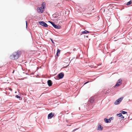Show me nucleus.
Wrapping results in <instances>:
<instances>
[{"label": "nucleus", "mask_w": 132, "mask_h": 132, "mask_svg": "<svg viewBox=\"0 0 132 132\" xmlns=\"http://www.w3.org/2000/svg\"><path fill=\"white\" fill-rule=\"evenodd\" d=\"M60 51H60V50H59L58 49H57V53H56V55L57 56H59V55H58V53H60Z\"/></svg>", "instance_id": "nucleus-16"}, {"label": "nucleus", "mask_w": 132, "mask_h": 132, "mask_svg": "<svg viewBox=\"0 0 132 132\" xmlns=\"http://www.w3.org/2000/svg\"><path fill=\"white\" fill-rule=\"evenodd\" d=\"M21 54V51H17L16 52L14 53L12 55H10V58L12 60L17 59L20 56Z\"/></svg>", "instance_id": "nucleus-1"}, {"label": "nucleus", "mask_w": 132, "mask_h": 132, "mask_svg": "<svg viewBox=\"0 0 132 132\" xmlns=\"http://www.w3.org/2000/svg\"><path fill=\"white\" fill-rule=\"evenodd\" d=\"M47 83L48 86H51L52 84V82L50 80H49L47 81Z\"/></svg>", "instance_id": "nucleus-9"}, {"label": "nucleus", "mask_w": 132, "mask_h": 132, "mask_svg": "<svg viewBox=\"0 0 132 132\" xmlns=\"http://www.w3.org/2000/svg\"><path fill=\"white\" fill-rule=\"evenodd\" d=\"M121 117H121V119H123V118H124V117L123 116H121Z\"/></svg>", "instance_id": "nucleus-28"}, {"label": "nucleus", "mask_w": 132, "mask_h": 132, "mask_svg": "<svg viewBox=\"0 0 132 132\" xmlns=\"http://www.w3.org/2000/svg\"><path fill=\"white\" fill-rule=\"evenodd\" d=\"M73 51H76V48H75L73 49Z\"/></svg>", "instance_id": "nucleus-27"}, {"label": "nucleus", "mask_w": 132, "mask_h": 132, "mask_svg": "<svg viewBox=\"0 0 132 132\" xmlns=\"http://www.w3.org/2000/svg\"><path fill=\"white\" fill-rule=\"evenodd\" d=\"M68 53H69V54H70V53H71L70 52H68Z\"/></svg>", "instance_id": "nucleus-31"}, {"label": "nucleus", "mask_w": 132, "mask_h": 132, "mask_svg": "<svg viewBox=\"0 0 132 132\" xmlns=\"http://www.w3.org/2000/svg\"><path fill=\"white\" fill-rule=\"evenodd\" d=\"M90 32L88 31L85 30L84 31L80 33V34L81 35L82 34H85L87 33H89Z\"/></svg>", "instance_id": "nucleus-12"}, {"label": "nucleus", "mask_w": 132, "mask_h": 132, "mask_svg": "<svg viewBox=\"0 0 132 132\" xmlns=\"http://www.w3.org/2000/svg\"><path fill=\"white\" fill-rule=\"evenodd\" d=\"M122 80L121 79H120L118 80L117 82L114 86V87H115L117 86H120L121 84Z\"/></svg>", "instance_id": "nucleus-6"}, {"label": "nucleus", "mask_w": 132, "mask_h": 132, "mask_svg": "<svg viewBox=\"0 0 132 132\" xmlns=\"http://www.w3.org/2000/svg\"><path fill=\"white\" fill-rule=\"evenodd\" d=\"M78 129V128H76V129H74L72 131V132H74L76 130H77Z\"/></svg>", "instance_id": "nucleus-24"}, {"label": "nucleus", "mask_w": 132, "mask_h": 132, "mask_svg": "<svg viewBox=\"0 0 132 132\" xmlns=\"http://www.w3.org/2000/svg\"><path fill=\"white\" fill-rule=\"evenodd\" d=\"M112 117H110L109 118V120L111 122V121L112 120Z\"/></svg>", "instance_id": "nucleus-20"}, {"label": "nucleus", "mask_w": 132, "mask_h": 132, "mask_svg": "<svg viewBox=\"0 0 132 132\" xmlns=\"http://www.w3.org/2000/svg\"><path fill=\"white\" fill-rule=\"evenodd\" d=\"M20 129H21V130H22L23 131H24V128L22 127H21V128H20Z\"/></svg>", "instance_id": "nucleus-23"}, {"label": "nucleus", "mask_w": 132, "mask_h": 132, "mask_svg": "<svg viewBox=\"0 0 132 132\" xmlns=\"http://www.w3.org/2000/svg\"><path fill=\"white\" fill-rule=\"evenodd\" d=\"M123 99V97H120L117 100H116L114 103V104L116 105H118L120 103L121 101Z\"/></svg>", "instance_id": "nucleus-5"}, {"label": "nucleus", "mask_w": 132, "mask_h": 132, "mask_svg": "<svg viewBox=\"0 0 132 132\" xmlns=\"http://www.w3.org/2000/svg\"><path fill=\"white\" fill-rule=\"evenodd\" d=\"M103 127H101V125H99L97 128V129L100 131L102 130Z\"/></svg>", "instance_id": "nucleus-11"}, {"label": "nucleus", "mask_w": 132, "mask_h": 132, "mask_svg": "<svg viewBox=\"0 0 132 132\" xmlns=\"http://www.w3.org/2000/svg\"><path fill=\"white\" fill-rule=\"evenodd\" d=\"M132 1H130L127 3L126 5H130Z\"/></svg>", "instance_id": "nucleus-15"}, {"label": "nucleus", "mask_w": 132, "mask_h": 132, "mask_svg": "<svg viewBox=\"0 0 132 132\" xmlns=\"http://www.w3.org/2000/svg\"><path fill=\"white\" fill-rule=\"evenodd\" d=\"M55 28L57 29H59L61 28V26L59 25H57L56 24H55L54 25V26H53Z\"/></svg>", "instance_id": "nucleus-10"}, {"label": "nucleus", "mask_w": 132, "mask_h": 132, "mask_svg": "<svg viewBox=\"0 0 132 132\" xmlns=\"http://www.w3.org/2000/svg\"><path fill=\"white\" fill-rule=\"evenodd\" d=\"M58 15L57 13H55L52 15V16L54 18H57V17Z\"/></svg>", "instance_id": "nucleus-13"}, {"label": "nucleus", "mask_w": 132, "mask_h": 132, "mask_svg": "<svg viewBox=\"0 0 132 132\" xmlns=\"http://www.w3.org/2000/svg\"><path fill=\"white\" fill-rule=\"evenodd\" d=\"M14 70H13V72H12V73H13L14 72Z\"/></svg>", "instance_id": "nucleus-32"}, {"label": "nucleus", "mask_w": 132, "mask_h": 132, "mask_svg": "<svg viewBox=\"0 0 132 132\" xmlns=\"http://www.w3.org/2000/svg\"><path fill=\"white\" fill-rule=\"evenodd\" d=\"M120 112L123 114H125L127 113V112L124 111H121Z\"/></svg>", "instance_id": "nucleus-17"}, {"label": "nucleus", "mask_w": 132, "mask_h": 132, "mask_svg": "<svg viewBox=\"0 0 132 132\" xmlns=\"http://www.w3.org/2000/svg\"><path fill=\"white\" fill-rule=\"evenodd\" d=\"M117 115L118 117H120L121 116H122V113H119L117 114Z\"/></svg>", "instance_id": "nucleus-18"}, {"label": "nucleus", "mask_w": 132, "mask_h": 132, "mask_svg": "<svg viewBox=\"0 0 132 132\" xmlns=\"http://www.w3.org/2000/svg\"><path fill=\"white\" fill-rule=\"evenodd\" d=\"M64 76V75L62 73H60L58 75V76L55 77L54 78L56 80H58V78L61 79Z\"/></svg>", "instance_id": "nucleus-3"}, {"label": "nucleus", "mask_w": 132, "mask_h": 132, "mask_svg": "<svg viewBox=\"0 0 132 132\" xmlns=\"http://www.w3.org/2000/svg\"><path fill=\"white\" fill-rule=\"evenodd\" d=\"M52 43H54V42H53V41H52Z\"/></svg>", "instance_id": "nucleus-33"}, {"label": "nucleus", "mask_w": 132, "mask_h": 132, "mask_svg": "<svg viewBox=\"0 0 132 132\" xmlns=\"http://www.w3.org/2000/svg\"><path fill=\"white\" fill-rule=\"evenodd\" d=\"M27 78V77H25L24 78Z\"/></svg>", "instance_id": "nucleus-36"}, {"label": "nucleus", "mask_w": 132, "mask_h": 132, "mask_svg": "<svg viewBox=\"0 0 132 132\" xmlns=\"http://www.w3.org/2000/svg\"><path fill=\"white\" fill-rule=\"evenodd\" d=\"M109 92V91H107L106 93H105V94H107Z\"/></svg>", "instance_id": "nucleus-26"}, {"label": "nucleus", "mask_w": 132, "mask_h": 132, "mask_svg": "<svg viewBox=\"0 0 132 132\" xmlns=\"http://www.w3.org/2000/svg\"><path fill=\"white\" fill-rule=\"evenodd\" d=\"M40 25L43 26L45 27H48V25L43 21H40L39 22Z\"/></svg>", "instance_id": "nucleus-4"}, {"label": "nucleus", "mask_w": 132, "mask_h": 132, "mask_svg": "<svg viewBox=\"0 0 132 132\" xmlns=\"http://www.w3.org/2000/svg\"><path fill=\"white\" fill-rule=\"evenodd\" d=\"M45 8V6H44L43 4L42 5V6L40 7H38L37 8V12L40 13H42L44 11V9Z\"/></svg>", "instance_id": "nucleus-2"}, {"label": "nucleus", "mask_w": 132, "mask_h": 132, "mask_svg": "<svg viewBox=\"0 0 132 132\" xmlns=\"http://www.w3.org/2000/svg\"><path fill=\"white\" fill-rule=\"evenodd\" d=\"M54 113H49L48 115V119H51L54 116Z\"/></svg>", "instance_id": "nucleus-7"}, {"label": "nucleus", "mask_w": 132, "mask_h": 132, "mask_svg": "<svg viewBox=\"0 0 132 132\" xmlns=\"http://www.w3.org/2000/svg\"><path fill=\"white\" fill-rule=\"evenodd\" d=\"M104 120L105 121L106 123H109V122H110V121H109V119H107L106 118H105L104 119Z\"/></svg>", "instance_id": "nucleus-14"}, {"label": "nucleus", "mask_w": 132, "mask_h": 132, "mask_svg": "<svg viewBox=\"0 0 132 132\" xmlns=\"http://www.w3.org/2000/svg\"><path fill=\"white\" fill-rule=\"evenodd\" d=\"M26 27L27 28V21H26Z\"/></svg>", "instance_id": "nucleus-25"}, {"label": "nucleus", "mask_w": 132, "mask_h": 132, "mask_svg": "<svg viewBox=\"0 0 132 132\" xmlns=\"http://www.w3.org/2000/svg\"><path fill=\"white\" fill-rule=\"evenodd\" d=\"M15 97L17 98H20V97L19 96V95H16V96Z\"/></svg>", "instance_id": "nucleus-21"}, {"label": "nucleus", "mask_w": 132, "mask_h": 132, "mask_svg": "<svg viewBox=\"0 0 132 132\" xmlns=\"http://www.w3.org/2000/svg\"><path fill=\"white\" fill-rule=\"evenodd\" d=\"M87 105V104H86V103H85V105H84V106H85V105Z\"/></svg>", "instance_id": "nucleus-30"}, {"label": "nucleus", "mask_w": 132, "mask_h": 132, "mask_svg": "<svg viewBox=\"0 0 132 132\" xmlns=\"http://www.w3.org/2000/svg\"><path fill=\"white\" fill-rule=\"evenodd\" d=\"M89 67H90L91 68H92L93 67V65H90V66H89Z\"/></svg>", "instance_id": "nucleus-29"}, {"label": "nucleus", "mask_w": 132, "mask_h": 132, "mask_svg": "<svg viewBox=\"0 0 132 132\" xmlns=\"http://www.w3.org/2000/svg\"><path fill=\"white\" fill-rule=\"evenodd\" d=\"M89 82V81H87V82H85L84 84V85H85V84H87V83H88Z\"/></svg>", "instance_id": "nucleus-22"}, {"label": "nucleus", "mask_w": 132, "mask_h": 132, "mask_svg": "<svg viewBox=\"0 0 132 132\" xmlns=\"http://www.w3.org/2000/svg\"><path fill=\"white\" fill-rule=\"evenodd\" d=\"M10 90L11 91L12 90V89L10 88Z\"/></svg>", "instance_id": "nucleus-35"}, {"label": "nucleus", "mask_w": 132, "mask_h": 132, "mask_svg": "<svg viewBox=\"0 0 132 132\" xmlns=\"http://www.w3.org/2000/svg\"><path fill=\"white\" fill-rule=\"evenodd\" d=\"M95 97H96L95 96H93L92 97L90 98L89 100L90 103H93L95 99Z\"/></svg>", "instance_id": "nucleus-8"}, {"label": "nucleus", "mask_w": 132, "mask_h": 132, "mask_svg": "<svg viewBox=\"0 0 132 132\" xmlns=\"http://www.w3.org/2000/svg\"><path fill=\"white\" fill-rule=\"evenodd\" d=\"M49 22H50L52 25L53 26H54V25L55 24L53 22L51 21H49Z\"/></svg>", "instance_id": "nucleus-19"}, {"label": "nucleus", "mask_w": 132, "mask_h": 132, "mask_svg": "<svg viewBox=\"0 0 132 132\" xmlns=\"http://www.w3.org/2000/svg\"><path fill=\"white\" fill-rule=\"evenodd\" d=\"M67 126H71V125H67Z\"/></svg>", "instance_id": "nucleus-34"}]
</instances>
